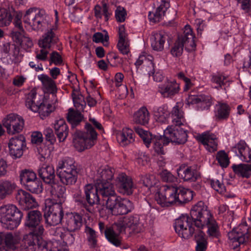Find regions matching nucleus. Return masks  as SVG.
Instances as JSON below:
<instances>
[{
  "label": "nucleus",
  "instance_id": "nucleus-48",
  "mask_svg": "<svg viewBox=\"0 0 251 251\" xmlns=\"http://www.w3.org/2000/svg\"><path fill=\"white\" fill-rule=\"evenodd\" d=\"M206 226L208 228L207 233L210 237L219 238L220 236L219 227L216 221L213 218L212 216L209 218L206 223L204 224V227Z\"/></svg>",
  "mask_w": 251,
  "mask_h": 251
},
{
  "label": "nucleus",
  "instance_id": "nucleus-6",
  "mask_svg": "<svg viewBox=\"0 0 251 251\" xmlns=\"http://www.w3.org/2000/svg\"><path fill=\"white\" fill-rule=\"evenodd\" d=\"M196 46L192 29L189 27L187 28L186 26L183 34L178 36V40L175 43L171 52L174 56H179L182 53L184 47L188 51H192L195 50Z\"/></svg>",
  "mask_w": 251,
  "mask_h": 251
},
{
  "label": "nucleus",
  "instance_id": "nucleus-38",
  "mask_svg": "<svg viewBox=\"0 0 251 251\" xmlns=\"http://www.w3.org/2000/svg\"><path fill=\"white\" fill-rule=\"evenodd\" d=\"M117 139L121 146H125L134 141V133L131 129L123 128L117 134Z\"/></svg>",
  "mask_w": 251,
  "mask_h": 251
},
{
  "label": "nucleus",
  "instance_id": "nucleus-32",
  "mask_svg": "<svg viewBox=\"0 0 251 251\" xmlns=\"http://www.w3.org/2000/svg\"><path fill=\"white\" fill-rule=\"evenodd\" d=\"M188 105L198 104L201 109H208L211 105L209 97L205 95H189L186 100Z\"/></svg>",
  "mask_w": 251,
  "mask_h": 251
},
{
  "label": "nucleus",
  "instance_id": "nucleus-40",
  "mask_svg": "<svg viewBox=\"0 0 251 251\" xmlns=\"http://www.w3.org/2000/svg\"><path fill=\"white\" fill-rule=\"evenodd\" d=\"M150 114L146 107L143 106L135 112L133 116V121L136 124L145 126L148 124Z\"/></svg>",
  "mask_w": 251,
  "mask_h": 251
},
{
  "label": "nucleus",
  "instance_id": "nucleus-18",
  "mask_svg": "<svg viewBox=\"0 0 251 251\" xmlns=\"http://www.w3.org/2000/svg\"><path fill=\"white\" fill-rule=\"evenodd\" d=\"M248 233V227L245 224L240 225L228 232V239L233 243H236L234 249L239 247L240 244H244L248 241L249 238Z\"/></svg>",
  "mask_w": 251,
  "mask_h": 251
},
{
  "label": "nucleus",
  "instance_id": "nucleus-5",
  "mask_svg": "<svg viewBox=\"0 0 251 251\" xmlns=\"http://www.w3.org/2000/svg\"><path fill=\"white\" fill-rule=\"evenodd\" d=\"M23 217L22 212L13 204L0 207V222L3 227L13 229L20 224Z\"/></svg>",
  "mask_w": 251,
  "mask_h": 251
},
{
  "label": "nucleus",
  "instance_id": "nucleus-42",
  "mask_svg": "<svg viewBox=\"0 0 251 251\" xmlns=\"http://www.w3.org/2000/svg\"><path fill=\"white\" fill-rule=\"evenodd\" d=\"M166 37V35L161 33L153 34L151 38V46L153 50L156 51L163 50Z\"/></svg>",
  "mask_w": 251,
  "mask_h": 251
},
{
  "label": "nucleus",
  "instance_id": "nucleus-46",
  "mask_svg": "<svg viewBox=\"0 0 251 251\" xmlns=\"http://www.w3.org/2000/svg\"><path fill=\"white\" fill-rule=\"evenodd\" d=\"M173 123L176 126H180L185 123L184 113L177 104L176 105L171 111Z\"/></svg>",
  "mask_w": 251,
  "mask_h": 251
},
{
  "label": "nucleus",
  "instance_id": "nucleus-11",
  "mask_svg": "<svg viewBox=\"0 0 251 251\" xmlns=\"http://www.w3.org/2000/svg\"><path fill=\"white\" fill-rule=\"evenodd\" d=\"M42 220V214L40 211L34 210L27 213L25 226L30 230L28 234L37 237L42 235L44 228L41 225Z\"/></svg>",
  "mask_w": 251,
  "mask_h": 251
},
{
  "label": "nucleus",
  "instance_id": "nucleus-4",
  "mask_svg": "<svg viewBox=\"0 0 251 251\" xmlns=\"http://www.w3.org/2000/svg\"><path fill=\"white\" fill-rule=\"evenodd\" d=\"M56 175L63 184H75L78 176V170L75 161L70 158L59 161L56 167Z\"/></svg>",
  "mask_w": 251,
  "mask_h": 251
},
{
  "label": "nucleus",
  "instance_id": "nucleus-7",
  "mask_svg": "<svg viewBox=\"0 0 251 251\" xmlns=\"http://www.w3.org/2000/svg\"><path fill=\"white\" fill-rule=\"evenodd\" d=\"M191 221L193 223L197 230H201L204 224L206 223L212 216L207 207L202 201L198 202L191 209L190 213Z\"/></svg>",
  "mask_w": 251,
  "mask_h": 251
},
{
  "label": "nucleus",
  "instance_id": "nucleus-1",
  "mask_svg": "<svg viewBox=\"0 0 251 251\" xmlns=\"http://www.w3.org/2000/svg\"><path fill=\"white\" fill-rule=\"evenodd\" d=\"M193 198V192L189 189L176 185H166L156 193L155 199L162 207L168 206L175 202L184 203Z\"/></svg>",
  "mask_w": 251,
  "mask_h": 251
},
{
  "label": "nucleus",
  "instance_id": "nucleus-41",
  "mask_svg": "<svg viewBox=\"0 0 251 251\" xmlns=\"http://www.w3.org/2000/svg\"><path fill=\"white\" fill-rule=\"evenodd\" d=\"M153 57L149 54L140 55L135 63L137 67H139L142 64H145L147 66L146 71L148 72L149 75L151 74H154V63H153Z\"/></svg>",
  "mask_w": 251,
  "mask_h": 251
},
{
  "label": "nucleus",
  "instance_id": "nucleus-36",
  "mask_svg": "<svg viewBox=\"0 0 251 251\" xmlns=\"http://www.w3.org/2000/svg\"><path fill=\"white\" fill-rule=\"evenodd\" d=\"M170 7V3L167 1H162L154 12H150L148 17L150 20L153 23L158 22L165 16V12Z\"/></svg>",
  "mask_w": 251,
  "mask_h": 251
},
{
  "label": "nucleus",
  "instance_id": "nucleus-25",
  "mask_svg": "<svg viewBox=\"0 0 251 251\" xmlns=\"http://www.w3.org/2000/svg\"><path fill=\"white\" fill-rule=\"evenodd\" d=\"M84 192L88 205L93 206L100 203V198L96 185H93L90 184L86 185L84 187Z\"/></svg>",
  "mask_w": 251,
  "mask_h": 251
},
{
  "label": "nucleus",
  "instance_id": "nucleus-56",
  "mask_svg": "<svg viewBox=\"0 0 251 251\" xmlns=\"http://www.w3.org/2000/svg\"><path fill=\"white\" fill-rule=\"evenodd\" d=\"M74 106L76 110L79 111H84L86 107V102L83 96L81 95H75L74 93L72 94Z\"/></svg>",
  "mask_w": 251,
  "mask_h": 251
},
{
  "label": "nucleus",
  "instance_id": "nucleus-63",
  "mask_svg": "<svg viewBox=\"0 0 251 251\" xmlns=\"http://www.w3.org/2000/svg\"><path fill=\"white\" fill-rule=\"evenodd\" d=\"M126 9L121 6L117 7L115 10V18L117 22H124L126 18Z\"/></svg>",
  "mask_w": 251,
  "mask_h": 251
},
{
  "label": "nucleus",
  "instance_id": "nucleus-19",
  "mask_svg": "<svg viewBox=\"0 0 251 251\" xmlns=\"http://www.w3.org/2000/svg\"><path fill=\"white\" fill-rule=\"evenodd\" d=\"M10 154L15 158H20L26 149L25 138L20 135L17 137L11 138L8 143Z\"/></svg>",
  "mask_w": 251,
  "mask_h": 251
},
{
  "label": "nucleus",
  "instance_id": "nucleus-13",
  "mask_svg": "<svg viewBox=\"0 0 251 251\" xmlns=\"http://www.w3.org/2000/svg\"><path fill=\"white\" fill-rule=\"evenodd\" d=\"M109 212L113 215L126 214L133 209V203L129 200L122 199L119 196L106 206Z\"/></svg>",
  "mask_w": 251,
  "mask_h": 251
},
{
  "label": "nucleus",
  "instance_id": "nucleus-16",
  "mask_svg": "<svg viewBox=\"0 0 251 251\" xmlns=\"http://www.w3.org/2000/svg\"><path fill=\"white\" fill-rule=\"evenodd\" d=\"M22 251H48L47 243L41 236H33L28 234L24 238Z\"/></svg>",
  "mask_w": 251,
  "mask_h": 251
},
{
  "label": "nucleus",
  "instance_id": "nucleus-49",
  "mask_svg": "<svg viewBox=\"0 0 251 251\" xmlns=\"http://www.w3.org/2000/svg\"><path fill=\"white\" fill-rule=\"evenodd\" d=\"M47 15L44 10H39L37 13L34 11L33 9H28L26 14L24 16V20L25 19L29 18L33 19V20L37 21H44V22H48L47 20Z\"/></svg>",
  "mask_w": 251,
  "mask_h": 251
},
{
  "label": "nucleus",
  "instance_id": "nucleus-23",
  "mask_svg": "<svg viewBox=\"0 0 251 251\" xmlns=\"http://www.w3.org/2000/svg\"><path fill=\"white\" fill-rule=\"evenodd\" d=\"M178 176L184 181H196L200 176V173L195 166L182 165L177 169Z\"/></svg>",
  "mask_w": 251,
  "mask_h": 251
},
{
  "label": "nucleus",
  "instance_id": "nucleus-57",
  "mask_svg": "<svg viewBox=\"0 0 251 251\" xmlns=\"http://www.w3.org/2000/svg\"><path fill=\"white\" fill-rule=\"evenodd\" d=\"M140 182L150 189L156 184V180L153 175L146 174L140 176Z\"/></svg>",
  "mask_w": 251,
  "mask_h": 251
},
{
  "label": "nucleus",
  "instance_id": "nucleus-31",
  "mask_svg": "<svg viewBox=\"0 0 251 251\" xmlns=\"http://www.w3.org/2000/svg\"><path fill=\"white\" fill-rule=\"evenodd\" d=\"M52 30L53 28L48 30L39 39L38 45L40 48L50 49L52 45L57 43L58 38Z\"/></svg>",
  "mask_w": 251,
  "mask_h": 251
},
{
  "label": "nucleus",
  "instance_id": "nucleus-26",
  "mask_svg": "<svg viewBox=\"0 0 251 251\" xmlns=\"http://www.w3.org/2000/svg\"><path fill=\"white\" fill-rule=\"evenodd\" d=\"M198 139L209 151L214 152L217 151L218 143L216 135L214 134L204 132L198 136Z\"/></svg>",
  "mask_w": 251,
  "mask_h": 251
},
{
  "label": "nucleus",
  "instance_id": "nucleus-37",
  "mask_svg": "<svg viewBox=\"0 0 251 251\" xmlns=\"http://www.w3.org/2000/svg\"><path fill=\"white\" fill-rule=\"evenodd\" d=\"M55 133L60 142H63L69 133L68 126L63 119L57 120L54 124Z\"/></svg>",
  "mask_w": 251,
  "mask_h": 251
},
{
  "label": "nucleus",
  "instance_id": "nucleus-29",
  "mask_svg": "<svg viewBox=\"0 0 251 251\" xmlns=\"http://www.w3.org/2000/svg\"><path fill=\"white\" fill-rule=\"evenodd\" d=\"M117 185L121 192L124 194L127 195L132 194L133 186L132 179L126 174L119 175L117 177Z\"/></svg>",
  "mask_w": 251,
  "mask_h": 251
},
{
  "label": "nucleus",
  "instance_id": "nucleus-35",
  "mask_svg": "<svg viewBox=\"0 0 251 251\" xmlns=\"http://www.w3.org/2000/svg\"><path fill=\"white\" fill-rule=\"evenodd\" d=\"M159 91L164 98L171 97L178 93L179 85L175 81H167L159 87Z\"/></svg>",
  "mask_w": 251,
  "mask_h": 251
},
{
  "label": "nucleus",
  "instance_id": "nucleus-24",
  "mask_svg": "<svg viewBox=\"0 0 251 251\" xmlns=\"http://www.w3.org/2000/svg\"><path fill=\"white\" fill-rule=\"evenodd\" d=\"M15 198L19 203L25 209L32 208L37 205L35 198L29 193L24 190H18Z\"/></svg>",
  "mask_w": 251,
  "mask_h": 251
},
{
  "label": "nucleus",
  "instance_id": "nucleus-27",
  "mask_svg": "<svg viewBox=\"0 0 251 251\" xmlns=\"http://www.w3.org/2000/svg\"><path fill=\"white\" fill-rule=\"evenodd\" d=\"M19 239L11 233H0V245L11 251H16L18 248Z\"/></svg>",
  "mask_w": 251,
  "mask_h": 251
},
{
  "label": "nucleus",
  "instance_id": "nucleus-43",
  "mask_svg": "<svg viewBox=\"0 0 251 251\" xmlns=\"http://www.w3.org/2000/svg\"><path fill=\"white\" fill-rule=\"evenodd\" d=\"M15 188V184L12 181L6 179L0 180V199H3L11 194Z\"/></svg>",
  "mask_w": 251,
  "mask_h": 251
},
{
  "label": "nucleus",
  "instance_id": "nucleus-52",
  "mask_svg": "<svg viewBox=\"0 0 251 251\" xmlns=\"http://www.w3.org/2000/svg\"><path fill=\"white\" fill-rule=\"evenodd\" d=\"M249 149L250 148L245 141L240 140L235 146L232 148L231 151L235 152L236 155L241 160V158H243L246 155L245 154Z\"/></svg>",
  "mask_w": 251,
  "mask_h": 251
},
{
  "label": "nucleus",
  "instance_id": "nucleus-9",
  "mask_svg": "<svg viewBox=\"0 0 251 251\" xmlns=\"http://www.w3.org/2000/svg\"><path fill=\"white\" fill-rule=\"evenodd\" d=\"M187 134L186 131L182 128L175 127L174 128L168 127L164 131V135L162 137H158L156 141V143H159V142H162L163 146L168 145L170 142L175 143L177 144H183L187 140Z\"/></svg>",
  "mask_w": 251,
  "mask_h": 251
},
{
  "label": "nucleus",
  "instance_id": "nucleus-22",
  "mask_svg": "<svg viewBox=\"0 0 251 251\" xmlns=\"http://www.w3.org/2000/svg\"><path fill=\"white\" fill-rule=\"evenodd\" d=\"M64 226L71 231L79 230L82 226L81 215L76 213H67L63 221Z\"/></svg>",
  "mask_w": 251,
  "mask_h": 251
},
{
  "label": "nucleus",
  "instance_id": "nucleus-2",
  "mask_svg": "<svg viewBox=\"0 0 251 251\" xmlns=\"http://www.w3.org/2000/svg\"><path fill=\"white\" fill-rule=\"evenodd\" d=\"M89 121L91 123H86L84 132L76 130L72 134L74 146L78 151L90 149L96 143L98 134L93 126L98 129H102L101 125L96 119L90 118Z\"/></svg>",
  "mask_w": 251,
  "mask_h": 251
},
{
  "label": "nucleus",
  "instance_id": "nucleus-55",
  "mask_svg": "<svg viewBox=\"0 0 251 251\" xmlns=\"http://www.w3.org/2000/svg\"><path fill=\"white\" fill-rule=\"evenodd\" d=\"M74 232L65 229H63V231L60 232V237L67 245H72L74 244L75 235V234L73 233Z\"/></svg>",
  "mask_w": 251,
  "mask_h": 251
},
{
  "label": "nucleus",
  "instance_id": "nucleus-44",
  "mask_svg": "<svg viewBox=\"0 0 251 251\" xmlns=\"http://www.w3.org/2000/svg\"><path fill=\"white\" fill-rule=\"evenodd\" d=\"M38 78L42 82L44 88L48 92L52 94L56 92L57 88L55 82L48 75L42 74L38 76Z\"/></svg>",
  "mask_w": 251,
  "mask_h": 251
},
{
  "label": "nucleus",
  "instance_id": "nucleus-28",
  "mask_svg": "<svg viewBox=\"0 0 251 251\" xmlns=\"http://www.w3.org/2000/svg\"><path fill=\"white\" fill-rule=\"evenodd\" d=\"M39 176L47 184L51 183L55 180V171L52 166L43 164L38 169Z\"/></svg>",
  "mask_w": 251,
  "mask_h": 251
},
{
  "label": "nucleus",
  "instance_id": "nucleus-8",
  "mask_svg": "<svg viewBox=\"0 0 251 251\" xmlns=\"http://www.w3.org/2000/svg\"><path fill=\"white\" fill-rule=\"evenodd\" d=\"M128 231L126 221L124 218H121L115 222L109 227L104 231V235L107 240L116 247H119L121 244V239L120 235L125 234L126 231Z\"/></svg>",
  "mask_w": 251,
  "mask_h": 251
},
{
  "label": "nucleus",
  "instance_id": "nucleus-21",
  "mask_svg": "<svg viewBox=\"0 0 251 251\" xmlns=\"http://www.w3.org/2000/svg\"><path fill=\"white\" fill-rule=\"evenodd\" d=\"M99 193L103 200L106 201L105 206H107L112 200H114L118 196L116 195L113 185L110 182L98 183L96 184Z\"/></svg>",
  "mask_w": 251,
  "mask_h": 251
},
{
  "label": "nucleus",
  "instance_id": "nucleus-30",
  "mask_svg": "<svg viewBox=\"0 0 251 251\" xmlns=\"http://www.w3.org/2000/svg\"><path fill=\"white\" fill-rule=\"evenodd\" d=\"M124 218L128 228L129 233H138L143 230V224L140 222L138 215H134L125 217Z\"/></svg>",
  "mask_w": 251,
  "mask_h": 251
},
{
  "label": "nucleus",
  "instance_id": "nucleus-12",
  "mask_svg": "<svg viewBox=\"0 0 251 251\" xmlns=\"http://www.w3.org/2000/svg\"><path fill=\"white\" fill-rule=\"evenodd\" d=\"M20 179L22 184L33 193L39 194L42 192V183L32 171L25 170L21 172Z\"/></svg>",
  "mask_w": 251,
  "mask_h": 251
},
{
  "label": "nucleus",
  "instance_id": "nucleus-20",
  "mask_svg": "<svg viewBox=\"0 0 251 251\" xmlns=\"http://www.w3.org/2000/svg\"><path fill=\"white\" fill-rule=\"evenodd\" d=\"M48 190L52 198L48 199L49 203L62 204L65 200V193L66 187L55 182V180L51 183H49Z\"/></svg>",
  "mask_w": 251,
  "mask_h": 251
},
{
  "label": "nucleus",
  "instance_id": "nucleus-50",
  "mask_svg": "<svg viewBox=\"0 0 251 251\" xmlns=\"http://www.w3.org/2000/svg\"><path fill=\"white\" fill-rule=\"evenodd\" d=\"M81 111H76L69 109L67 114V120L72 125L73 128L77 126L82 121L83 116L81 114Z\"/></svg>",
  "mask_w": 251,
  "mask_h": 251
},
{
  "label": "nucleus",
  "instance_id": "nucleus-10",
  "mask_svg": "<svg viewBox=\"0 0 251 251\" xmlns=\"http://www.w3.org/2000/svg\"><path fill=\"white\" fill-rule=\"evenodd\" d=\"M174 227L179 236L184 239L190 238L193 234H196L197 230V228H195L193 223L187 215H182L176 219Z\"/></svg>",
  "mask_w": 251,
  "mask_h": 251
},
{
  "label": "nucleus",
  "instance_id": "nucleus-54",
  "mask_svg": "<svg viewBox=\"0 0 251 251\" xmlns=\"http://www.w3.org/2000/svg\"><path fill=\"white\" fill-rule=\"evenodd\" d=\"M13 17L9 10L5 8H0V26H6L11 23Z\"/></svg>",
  "mask_w": 251,
  "mask_h": 251
},
{
  "label": "nucleus",
  "instance_id": "nucleus-58",
  "mask_svg": "<svg viewBox=\"0 0 251 251\" xmlns=\"http://www.w3.org/2000/svg\"><path fill=\"white\" fill-rule=\"evenodd\" d=\"M25 23L30 25L32 29L34 30H43L48 25V22H44V21H37L30 19L29 18L25 19L24 20Z\"/></svg>",
  "mask_w": 251,
  "mask_h": 251
},
{
  "label": "nucleus",
  "instance_id": "nucleus-34",
  "mask_svg": "<svg viewBox=\"0 0 251 251\" xmlns=\"http://www.w3.org/2000/svg\"><path fill=\"white\" fill-rule=\"evenodd\" d=\"M13 40L17 44H19L22 49L27 51L33 46L32 40L26 35L25 32L21 33L15 31L13 33Z\"/></svg>",
  "mask_w": 251,
  "mask_h": 251
},
{
  "label": "nucleus",
  "instance_id": "nucleus-33",
  "mask_svg": "<svg viewBox=\"0 0 251 251\" xmlns=\"http://www.w3.org/2000/svg\"><path fill=\"white\" fill-rule=\"evenodd\" d=\"M114 170L109 166H105L100 168L95 176L96 184L110 182L114 176Z\"/></svg>",
  "mask_w": 251,
  "mask_h": 251
},
{
  "label": "nucleus",
  "instance_id": "nucleus-60",
  "mask_svg": "<svg viewBox=\"0 0 251 251\" xmlns=\"http://www.w3.org/2000/svg\"><path fill=\"white\" fill-rule=\"evenodd\" d=\"M229 108L227 104H220L217 106L216 116L220 119H226L229 116Z\"/></svg>",
  "mask_w": 251,
  "mask_h": 251
},
{
  "label": "nucleus",
  "instance_id": "nucleus-64",
  "mask_svg": "<svg viewBox=\"0 0 251 251\" xmlns=\"http://www.w3.org/2000/svg\"><path fill=\"white\" fill-rule=\"evenodd\" d=\"M74 198L75 201L83 208L87 209L88 207V204L86 203L85 196H82L80 192H77L74 194Z\"/></svg>",
  "mask_w": 251,
  "mask_h": 251
},
{
  "label": "nucleus",
  "instance_id": "nucleus-17",
  "mask_svg": "<svg viewBox=\"0 0 251 251\" xmlns=\"http://www.w3.org/2000/svg\"><path fill=\"white\" fill-rule=\"evenodd\" d=\"M3 125L6 128L7 133L13 135L23 130L24 120L18 115L10 114L3 120Z\"/></svg>",
  "mask_w": 251,
  "mask_h": 251
},
{
  "label": "nucleus",
  "instance_id": "nucleus-61",
  "mask_svg": "<svg viewBox=\"0 0 251 251\" xmlns=\"http://www.w3.org/2000/svg\"><path fill=\"white\" fill-rule=\"evenodd\" d=\"M218 163L222 167H226L229 164V159L227 154L224 151H219L216 155Z\"/></svg>",
  "mask_w": 251,
  "mask_h": 251
},
{
  "label": "nucleus",
  "instance_id": "nucleus-62",
  "mask_svg": "<svg viewBox=\"0 0 251 251\" xmlns=\"http://www.w3.org/2000/svg\"><path fill=\"white\" fill-rule=\"evenodd\" d=\"M136 162L140 166H145L149 161V158L145 152H139L135 154Z\"/></svg>",
  "mask_w": 251,
  "mask_h": 251
},
{
  "label": "nucleus",
  "instance_id": "nucleus-45",
  "mask_svg": "<svg viewBox=\"0 0 251 251\" xmlns=\"http://www.w3.org/2000/svg\"><path fill=\"white\" fill-rule=\"evenodd\" d=\"M195 239L197 243L196 251H206L208 242L205 233L201 230H196Z\"/></svg>",
  "mask_w": 251,
  "mask_h": 251
},
{
  "label": "nucleus",
  "instance_id": "nucleus-53",
  "mask_svg": "<svg viewBox=\"0 0 251 251\" xmlns=\"http://www.w3.org/2000/svg\"><path fill=\"white\" fill-rule=\"evenodd\" d=\"M154 113L158 122L161 123L165 122L169 115L167 105L163 104L154 108Z\"/></svg>",
  "mask_w": 251,
  "mask_h": 251
},
{
  "label": "nucleus",
  "instance_id": "nucleus-59",
  "mask_svg": "<svg viewBox=\"0 0 251 251\" xmlns=\"http://www.w3.org/2000/svg\"><path fill=\"white\" fill-rule=\"evenodd\" d=\"M211 81L217 85L215 86V88L217 89L222 88V86L226 85L228 81L226 76L220 74L212 75Z\"/></svg>",
  "mask_w": 251,
  "mask_h": 251
},
{
  "label": "nucleus",
  "instance_id": "nucleus-3",
  "mask_svg": "<svg viewBox=\"0 0 251 251\" xmlns=\"http://www.w3.org/2000/svg\"><path fill=\"white\" fill-rule=\"evenodd\" d=\"M25 106L32 112H38L42 119L49 116L55 109L54 105L48 103L42 96L37 95L35 89H32L27 95Z\"/></svg>",
  "mask_w": 251,
  "mask_h": 251
},
{
  "label": "nucleus",
  "instance_id": "nucleus-15",
  "mask_svg": "<svg viewBox=\"0 0 251 251\" xmlns=\"http://www.w3.org/2000/svg\"><path fill=\"white\" fill-rule=\"evenodd\" d=\"M135 132L139 135L143 141L144 143L147 148L150 147L151 143L153 144V149L154 151L158 154H164V151L163 148L162 142H159V143H156V141L158 142L157 139L158 137H162L161 135H153L150 132L145 130L141 127L136 126H134Z\"/></svg>",
  "mask_w": 251,
  "mask_h": 251
},
{
  "label": "nucleus",
  "instance_id": "nucleus-39",
  "mask_svg": "<svg viewBox=\"0 0 251 251\" xmlns=\"http://www.w3.org/2000/svg\"><path fill=\"white\" fill-rule=\"evenodd\" d=\"M126 36L125 26L124 25H121L119 27V41L117 47L119 51L123 54H127L129 51Z\"/></svg>",
  "mask_w": 251,
  "mask_h": 251
},
{
  "label": "nucleus",
  "instance_id": "nucleus-47",
  "mask_svg": "<svg viewBox=\"0 0 251 251\" xmlns=\"http://www.w3.org/2000/svg\"><path fill=\"white\" fill-rule=\"evenodd\" d=\"M232 167L234 173L239 176L248 178L251 176V163L234 165Z\"/></svg>",
  "mask_w": 251,
  "mask_h": 251
},
{
  "label": "nucleus",
  "instance_id": "nucleus-51",
  "mask_svg": "<svg viewBox=\"0 0 251 251\" xmlns=\"http://www.w3.org/2000/svg\"><path fill=\"white\" fill-rule=\"evenodd\" d=\"M84 233L86 234L88 242V245L90 248H95L98 246V240L96 232L92 228L86 226Z\"/></svg>",
  "mask_w": 251,
  "mask_h": 251
},
{
  "label": "nucleus",
  "instance_id": "nucleus-14",
  "mask_svg": "<svg viewBox=\"0 0 251 251\" xmlns=\"http://www.w3.org/2000/svg\"><path fill=\"white\" fill-rule=\"evenodd\" d=\"M46 209L44 215L46 223L50 226L60 224L64 215L62 204L49 202Z\"/></svg>",
  "mask_w": 251,
  "mask_h": 251
}]
</instances>
